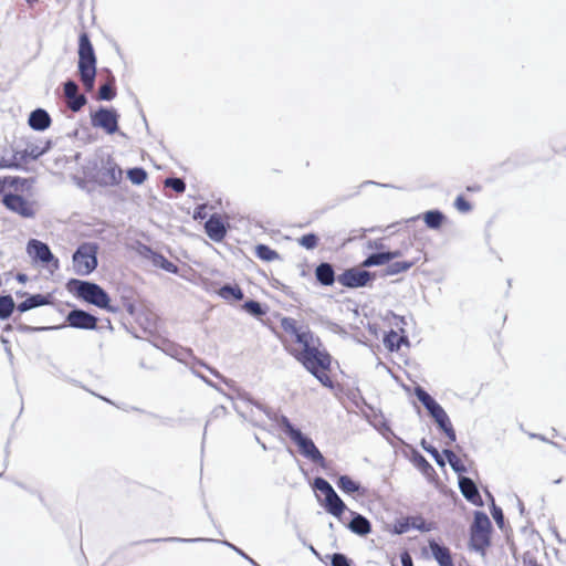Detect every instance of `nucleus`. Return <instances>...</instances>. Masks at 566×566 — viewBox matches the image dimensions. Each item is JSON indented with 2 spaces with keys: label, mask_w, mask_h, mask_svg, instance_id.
<instances>
[{
  "label": "nucleus",
  "mask_w": 566,
  "mask_h": 566,
  "mask_svg": "<svg viewBox=\"0 0 566 566\" xmlns=\"http://www.w3.org/2000/svg\"><path fill=\"white\" fill-rule=\"evenodd\" d=\"M423 449L434 458V460L437 461V463H438L439 465H441V467H443V465H444V461L442 460V458H441V455H440L439 451H438L434 447H432V446H430V447H424V446H423Z\"/></svg>",
  "instance_id": "44"
},
{
  "label": "nucleus",
  "mask_w": 566,
  "mask_h": 566,
  "mask_svg": "<svg viewBox=\"0 0 566 566\" xmlns=\"http://www.w3.org/2000/svg\"><path fill=\"white\" fill-rule=\"evenodd\" d=\"M429 547L439 566H454L451 551L447 546L430 541Z\"/></svg>",
  "instance_id": "17"
},
{
  "label": "nucleus",
  "mask_w": 566,
  "mask_h": 566,
  "mask_svg": "<svg viewBox=\"0 0 566 566\" xmlns=\"http://www.w3.org/2000/svg\"><path fill=\"white\" fill-rule=\"evenodd\" d=\"M400 558L402 566H413L412 558L408 552H403Z\"/></svg>",
  "instance_id": "46"
},
{
  "label": "nucleus",
  "mask_w": 566,
  "mask_h": 566,
  "mask_svg": "<svg viewBox=\"0 0 566 566\" xmlns=\"http://www.w3.org/2000/svg\"><path fill=\"white\" fill-rule=\"evenodd\" d=\"M439 428L446 433V436L449 439V444L453 443L455 441V431L452 427V423L449 418L446 419L443 422H437Z\"/></svg>",
  "instance_id": "36"
},
{
  "label": "nucleus",
  "mask_w": 566,
  "mask_h": 566,
  "mask_svg": "<svg viewBox=\"0 0 566 566\" xmlns=\"http://www.w3.org/2000/svg\"><path fill=\"white\" fill-rule=\"evenodd\" d=\"M29 253L42 263H53L54 269H59V260L52 254L48 244L32 239L28 244Z\"/></svg>",
  "instance_id": "14"
},
{
  "label": "nucleus",
  "mask_w": 566,
  "mask_h": 566,
  "mask_svg": "<svg viewBox=\"0 0 566 566\" xmlns=\"http://www.w3.org/2000/svg\"><path fill=\"white\" fill-rule=\"evenodd\" d=\"M165 187L171 188L178 193H181L186 190V184L180 178H167L165 180Z\"/></svg>",
  "instance_id": "37"
},
{
  "label": "nucleus",
  "mask_w": 566,
  "mask_h": 566,
  "mask_svg": "<svg viewBox=\"0 0 566 566\" xmlns=\"http://www.w3.org/2000/svg\"><path fill=\"white\" fill-rule=\"evenodd\" d=\"M408 527H412L421 532H429L434 528V523H428L421 515H415L406 518V524L401 526L399 533L405 532Z\"/></svg>",
  "instance_id": "22"
},
{
  "label": "nucleus",
  "mask_w": 566,
  "mask_h": 566,
  "mask_svg": "<svg viewBox=\"0 0 566 566\" xmlns=\"http://www.w3.org/2000/svg\"><path fill=\"white\" fill-rule=\"evenodd\" d=\"M459 486L463 496L467 500L471 501L472 503H476V501L480 500V494L476 489V485L470 478H461Z\"/></svg>",
  "instance_id": "24"
},
{
  "label": "nucleus",
  "mask_w": 566,
  "mask_h": 566,
  "mask_svg": "<svg viewBox=\"0 0 566 566\" xmlns=\"http://www.w3.org/2000/svg\"><path fill=\"white\" fill-rule=\"evenodd\" d=\"M444 219L446 218H444L443 213L440 212L439 210H430L423 214V220H424L427 227L430 229L441 228Z\"/></svg>",
  "instance_id": "28"
},
{
  "label": "nucleus",
  "mask_w": 566,
  "mask_h": 566,
  "mask_svg": "<svg viewBox=\"0 0 566 566\" xmlns=\"http://www.w3.org/2000/svg\"><path fill=\"white\" fill-rule=\"evenodd\" d=\"M1 202L8 210L24 219H32L38 212L36 201L28 200L17 193L9 192L1 195Z\"/></svg>",
  "instance_id": "9"
},
{
  "label": "nucleus",
  "mask_w": 566,
  "mask_h": 566,
  "mask_svg": "<svg viewBox=\"0 0 566 566\" xmlns=\"http://www.w3.org/2000/svg\"><path fill=\"white\" fill-rule=\"evenodd\" d=\"M282 334L279 336L285 349L295 357L324 387L334 388V381L329 376L332 369V356L321 348L318 337L308 328L298 326L292 317H283L280 321Z\"/></svg>",
  "instance_id": "1"
},
{
  "label": "nucleus",
  "mask_w": 566,
  "mask_h": 566,
  "mask_svg": "<svg viewBox=\"0 0 566 566\" xmlns=\"http://www.w3.org/2000/svg\"><path fill=\"white\" fill-rule=\"evenodd\" d=\"M97 247L92 243L81 244L73 254L74 272L78 275H88L97 266Z\"/></svg>",
  "instance_id": "7"
},
{
  "label": "nucleus",
  "mask_w": 566,
  "mask_h": 566,
  "mask_svg": "<svg viewBox=\"0 0 566 566\" xmlns=\"http://www.w3.org/2000/svg\"><path fill=\"white\" fill-rule=\"evenodd\" d=\"M429 413L431 415L436 422H443L446 421L447 418H449L447 412L440 405H438L432 411H429Z\"/></svg>",
  "instance_id": "43"
},
{
  "label": "nucleus",
  "mask_w": 566,
  "mask_h": 566,
  "mask_svg": "<svg viewBox=\"0 0 566 566\" xmlns=\"http://www.w3.org/2000/svg\"><path fill=\"white\" fill-rule=\"evenodd\" d=\"M297 243L306 250H314L319 243V238L315 233H306L297 239Z\"/></svg>",
  "instance_id": "32"
},
{
  "label": "nucleus",
  "mask_w": 566,
  "mask_h": 566,
  "mask_svg": "<svg viewBox=\"0 0 566 566\" xmlns=\"http://www.w3.org/2000/svg\"><path fill=\"white\" fill-rule=\"evenodd\" d=\"M219 295L226 300L233 298L241 301L243 298V292L239 286L224 285L220 289Z\"/></svg>",
  "instance_id": "31"
},
{
  "label": "nucleus",
  "mask_w": 566,
  "mask_h": 566,
  "mask_svg": "<svg viewBox=\"0 0 566 566\" xmlns=\"http://www.w3.org/2000/svg\"><path fill=\"white\" fill-rule=\"evenodd\" d=\"M482 190V186L480 184H473L467 187V191L469 192H480Z\"/></svg>",
  "instance_id": "48"
},
{
  "label": "nucleus",
  "mask_w": 566,
  "mask_h": 566,
  "mask_svg": "<svg viewBox=\"0 0 566 566\" xmlns=\"http://www.w3.org/2000/svg\"><path fill=\"white\" fill-rule=\"evenodd\" d=\"M454 207L461 213H468L472 210V205L462 195L455 198Z\"/></svg>",
  "instance_id": "40"
},
{
  "label": "nucleus",
  "mask_w": 566,
  "mask_h": 566,
  "mask_svg": "<svg viewBox=\"0 0 566 566\" xmlns=\"http://www.w3.org/2000/svg\"><path fill=\"white\" fill-rule=\"evenodd\" d=\"M115 78L112 76L107 83L102 85L98 90V98L104 101H111L116 96V90L114 87Z\"/></svg>",
  "instance_id": "30"
},
{
  "label": "nucleus",
  "mask_w": 566,
  "mask_h": 566,
  "mask_svg": "<svg viewBox=\"0 0 566 566\" xmlns=\"http://www.w3.org/2000/svg\"><path fill=\"white\" fill-rule=\"evenodd\" d=\"M315 277L316 280L325 286L333 285L335 282V271L329 263H321L315 269Z\"/></svg>",
  "instance_id": "20"
},
{
  "label": "nucleus",
  "mask_w": 566,
  "mask_h": 566,
  "mask_svg": "<svg viewBox=\"0 0 566 566\" xmlns=\"http://www.w3.org/2000/svg\"><path fill=\"white\" fill-rule=\"evenodd\" d=\"M43 149H41L39 146L35 145H27V147L23 150H17L15 159L20 163V168H23L25 164H28L30 160L38 159L42 154Z\"/></svg>",
  "instance_id": "21"
},
{
  "label": "nucleus",
  "mask_w": 566,
  "mask_h": 566,
  "mask_svg": "<svg viewBox=\"0 0 566 566\" xmlns=\"http://www.w3.org/2000/svg\"><path fill=\"white\" fill-rule=\"evenodd\" d=\"M127 177L134 185H142L147 179V171L140 167L132 168L128 169Z\"/></svg>",
  "instance_id": "34"
},
{
  "label": "nucleus",
  "mask_w": 566,
  "mask_h": 566,
  "mask_svg": "<svg viewBox=\"0 0 566 566\" xmlns=\"http://www.w3.org/2000/svg\"><path fill=\"white\" fill-rule=\"evenodd\" d=\"M284 431L290 439L297 444L300 452L304 457L308 458L314 463L324 464L325 459L323 454L310 438L305 437L298 429H295L289 421H286L284 426Z\"/></svg>",
  "instance_id": "8"
},
{
  "label": "nucleus",
  "mask_w": 566,
  "mask_h": 566,
  "mask_svg": "<svg viewBox=\"0 0 566 566\" xmlns=\"http://www.w3.org/2000/svg\"><path fill=\"white\" fill-rule=\"evenodd\" d=\"M348 528L357 535L365 536L371 532V524L365 516L356 514L349 522Z\"/></svg>",
  "instance_id": "23"
},
{
  "label": "nucleus",
  "mask_w": 566,
  "mask_h": 566,
  "mask_svg": "<svg viewBox=\"0 0 566 566\" xmlns=\"http://www.w3.org/2000/svg\"><path fill=\"white\" fill-rule=\"evenodd\" d=\"M29 125L34 130H45L51 126V117L46 111L36 108L29 116Z\"/></svg>",
  "instance_id": "18"
},
{
  "label": "nucleus",
  "mask_w": 566,
  "mask_h": 566,
  "mask_svg": "<svg viewBox=\"0 0 566 566\" xmlns=\"http://www.w3.org/2000/svg\"><path fill=\"white\" fill-rule=\"evenodd\" d=\"M66 322L71 327L81 329H95L97 327V317L83 310L71 311L66 316Z\"/></svg>",
  "instance_id": "13"
},
{
  "label": "nucleus",
  "mask_w": 566,
  "mask_h": 566,
  "mask_svg": "<svg viewBox=\"0 0 566 566\" xmlns=\"http://www.w3.org/2000/svg\"><path fill=\"white\" fill-rule=\"evenodd\" d=\"M67 291L75 297L97 306L98 308L114 312L111 306L109 295L96 283L71 279L66 283Z\"/></svg>",
  "instance_id": "3"
},
{
  "label": "nucleus",
  "mask_w": 566,
  "mask_h": 566,
  "mask_svg": "<svg viewBox=\"0 0 566 566\" xmlns=\"http://www.w3.org/2000/svg\"><path fill=\"white\" fill-rule=\"evenodd\" d=\"M92 125L112 135L118 130V114L114 109L99 108L92 115Z\"/></svg>",
  "instance_id": "11"
},
{
  "label": "nucleus",
  "mask_w": 566,
  "mask_h": 566,
  "mask_svg": "<svg viewBox=\"0 0 566 566\" xmlns=\"http://www.w3.org/2000/svg\"><path fill=\"white\" fill-rule=\"evenodd\" d=\"M52 303L51 294H34L18 305V311L23 313L38 306L49 305Z\"/></svg>",
  "instance_id": "19"
},
{
  "label": "nucleus",
  "mask_w": 566,
  "mask_h": 566,
  "mask_svg": "<svg viewBox=\"0 0 566 566\" xmlns=\"http://www.w3.org/2000/svg\"><path fill=\"white\" fill-rule=\"evenodd\" d=\"M14 310V302L11 296L0 297V318H8Z\"/></svg>",
  "instance_id": "33"
},
{
  "label": "nucleus",
  "mask_w": 566,
  "mask_h": 566,
  "mask_svg": "<svg viewBox=\"0 0 566 566\" xmlns=\"http://www.w3.org/2000/svg\"><path fill=\"white\" fill-rule=\"evenodd\" d=\"M408 344L407 337L391 329L384 337V344L390 352L398 350L401 344Z\"/></svg>",
  "instance_id": "25"
},
{
  "label": "nucleus",
  "mask_w": 566,
  "mask_h": 566,
  "mask_svg": "<svg viewBox=\"0 0 566 566\" xmlns=\"http://www.w3.org/2000/svg\"><path fill=\"white\" fill-rule=\"evenodd\" d=\"M96 55L91 40L86 32H82L78 36V75L80 80L87 92L94 88L96 76Z\"/></svg>",
  "instance_id": "4"
},
{
  "label": "nucleus",
  "mask_w": 566,
  "mask_h": 566,
  "mask_svg": "<svg viewBox=\"0 0 566 566\" xmlns=\"http://www.w3.org/2000/svg\"><path fill=\"white\" fill-rule=\"evenodd\" d=\"M492 515H493V518L499 524V526L502 527L503 523H504V516H503L502 510L494 505L492 509Z\"/></svg>",
  "instance_id": "45"
},
{
  "label": "nucleus",
  "mask_w": 566,
  "mask_h": 566,
  "mask_svg": "<svg viewBox=\"0 0 566 566\" xmlns=\"http://www.w3.org/2000/svg\"><path fill=\"white\" fill-rule=\"evenodd\" d=\"M417 397L427 408L428 411H432L439 403L423 389L417 390Z\"/></svg>",
  "instance_id": "35"
},
{
  "label": "nucleus",
  "mask_w": 566,
  "mask_h": 566,
  "mask_svg": "<svg viewBox=\"0 0 566 566\" xmlns=\"http://www.w3.org/2000/svg\"><path fill=\"white\" fill-rule=\"evenodd\" d=\"M332 566H352L350 560L340 553H335L331 557Z\"/></svg>",
  "instance_id": "42"
},
{
  "label": "nucleus",
  "mask_w": 566,
  "mask_h": 566,
  "mask_svg": "<svg viewBox=\"0 0 566 566\" xmlns=\"http://www.w3.org/2000/svg\"><path fill=\"white\" fill-rule=\"evenodd\" d=\"M10 153L11 151L4 148L0 154V169H20V163L15 159V157H18L17 153L13 151L8 156Z\"/></svg>",
  "instance_id": "27"
},
{
  "label": "nucleus",
  "mask_w": 566,
  "mask_h": 566,
  "mask_svg": "<svg viewBox=\"0 0 566 566\" xmlns=\"http://www.w3.org/2000/svg\"><path fill=\"white\" fill-rule=\"evenodd\" d=\"M98 182L103 186H117L123 179L122 168L108 157L98 170Z\"/></svg>",
  "instance_id": "12"
},
{
  "label": "nucleus",
  "mask_w": 566,
  "mask_h": 566,
  "mask_svg": "<svg viewBox=\"0 0 566 566\" xmlns=\"http://www.w3.org/2000/svg\"><path fill=\"white\" fill-rule=\"evenodd\" d=\"M154 261L156 264L160 265L163 269H165L168 272L177 271V266L172 262H170L166 258H164L163 255H157V258H155Z\"/></svg>",
  "instance_id": "41"
},
{
  "label": "nucleus",
  "mask_w": 566,
  "mask_h": 566,
  "mask_svg": "<svg viewBox=\"0 0 566 566\" xmlns=\"http://www.w3.org/2000/svg\"><path fill=\"white\" fill-rule=\"evenodd\" d=\"M206 217V206H199L196 210H195V214H193V218L195 219H203Z\"/></svg>",
  "instance_id": "47"
},
{
  "label": "nucleus",
  "mask_w": 566,
  "mask_h": 566,
  "mask_svg": "<svg viewBox=\"0 0 566 566\" xmlns=\"http://www.w3.org/2000/svg\"><path fill=\"white\" fill-rule=\"evenodd\" d=\"M338 489H340L344 493H347V494H354V493H360V494H364L365 491L363 490L360 492V485L359 483H357L356 481H354L350 476L348 475H340L336 482Z\"/></svg>",
  "instance_id": "26"
},
{
  "label": "nucleus",
  "mask_w": 566,
  "mask_h": 566,
  "mask_svg": "<svg viewBox=\"0 0 566 566\" xmlns=\"http://www.w3.org/2000/svg\"><path fill=\"white\" fill-rule=\"evenodd\" d=\"M39 0H27V2L30 4V6H33L34 3H36Z\"/></svg>",
  "instance_id": "49"
},
{
  "label": "nucleus",
  "mask_w": 566,
  "mask_h": 566,
  "mask_svg": "<svg viewBox=\"0 0 566 566\" xmlns=\"http://www.w3.org/2000/svg\"><path fill=\"white\" fill-rule=\"evenodd\" d=\"M492 525L488 515L476 512L471 526V545L475 551L484 553L491 544Z\"/></svg>",
  "instance_id": "6"
},
{
  "label": "nucleus",
  "mask_w": 566,
  "mask_h": 566,
  "mask_svg": "<svg viewBox=\"0 0 566 566\" xmlns=\"http://www.w3.org/2000/svg\"><path fill=\"white\" fill-rule=\"evenodd\" d=\"M444 455L448 459V462L453 468V470L461 472L464 470V467L462 465L460 459L457 457V454L451 450H444Z\"/></svg>",
  "instance_id": "38"
},
{
  "label": "nucleus",
  "mask_w": 566,
  "mask_h": 566,
  "mask_svg": "<svg viewBox=\"0 0 566 566\" xmlns=\"http://www.w3.org/2000/svg\"><path fill=\"white\" fill-rule=\"evenodd\" d=\"M340 285L349 289L366 286L371 281V275L368 271L352 268L345 270L337 276Z\"/></svg>",
  "instance_id": "10"
},
{
  "label": "nucleus",
  "mask_w": 566,
  "mask_h": 566,
  "mask_svg": "<svg viewBox=\"0 0 566 566\" xmlns=\"http://www.w3.org/2000/svg\"><path fill=\"white\" fill-rule=\"evenodd\" d=\"M64 96L67 99V106L73 112L80 111L86 103V97L78 94V86L73 81H67L64 84Z\"/></svg>",
  "instance_id": "15"
},
{
  "label": "nucleus",
  "mask_w": 566,
  "mask_h": 566,
  "mask_svg": "<svg viewBox=\"0 0 566 566\" xmlns=\"http://www.w3.org/2000/svg\"><path fill=\"white\" fill-rule=\"evenodd\" d=\"M205 230L207 235L216 241L220 242L226 238L227 228L223 223V220L218 214H212L205 224Z\"/></svg>",
  "instance_id": "16"
},
{
  "label": "nucleus",
  "mask_w": 566,
  "mask_h": 566,
  "mask_svg": "<svg viewBox=\"0 0 566 566\" xmlns=\"http://www.w3.org/2000/svg\"><path fill=\"white\" fill-rule=\"evenodd\" d=\"M314 489L318 492L317 500L321 506L335 516L342 518L343 514L347 510L344 501L338 496L333 486L323 478H316L313 483Z\"/></svg>",
  "instance_id": "5"
},
{
  "label": "nucleus",
  "mask_w": 566,
  "mask_h": 566,
  "mask_svg": "<svg viewBox=\"0 0 566 566\" xmlns=\"http://www.w3.org/2000/svg\"><path fill=\"white\" fill-rule=\"evenodd\" d=\"M402 258L401 261H396L388 266L389 274H398L406 272L421 260H424V252L422 244L409 239L400 249L395 251L374 253L369 255L364 262L363 266L369 268L374 265H382L394 259Z\"/></svg>",
  "instance_id": "2"
},
{
  "label": "nucleus",
  "mask_w": 566,
  "mask_h": 566,
  "mask_svg": "<svg viewBox=\"0 0 566 566\" xmlns=\"http://www.w3.org/2000/svg\"><path fill=\"white\" fill-rule=\"evenodd\" d=\"M244 310H247L250 314L254 316H262L265 314V311L262 308L261 304L256 301H248L243 305Z\"/></svg>",
  "instance_id": "39"
},
{
  "label": "nucleus",
  "mask_w": 566,
  "mask_h": 566,
  "mask_svg": "<svg viewBox=\"0 0 566 566\" xmlns=\"http://www.w3.org/2000/svg\"><path fill=\"white\" fill-rule=\"evenodd\" d=\"M255 255L266 262H272L280 258L279 253L266 244H258L255 247Z\"/></svg>",
  "instance_id": "29"
}]
</instances>
